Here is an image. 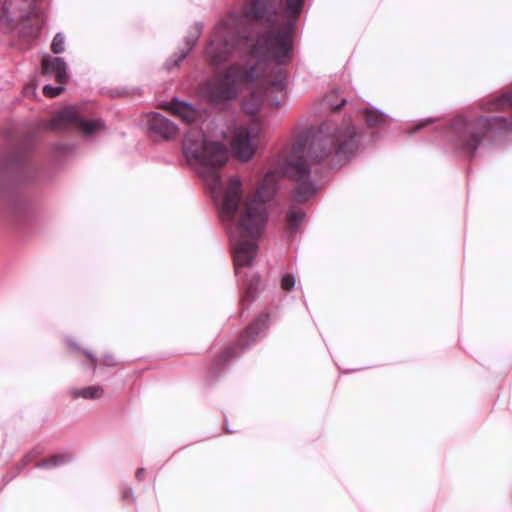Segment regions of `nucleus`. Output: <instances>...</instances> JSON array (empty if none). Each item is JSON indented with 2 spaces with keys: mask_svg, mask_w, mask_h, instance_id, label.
<instances>
[{
  "mask_svg": "<svg viewBox=\"0 0 512 512\" xmlns=\"http://www.w3.org/2000/svg\"><path fill=\"white\" fill-rule=\"evenodd\" d=\"M304 0H287L281 23L273 27L266 36L259 38L257 43L238 36V19L229 16L227 21L220 22L208 43L205 53L211 64L219 65L236 53L249 52V67L242 69L239 65L231 66L224 76H214L201 86V93L216 105H223L235 98L241 87L245 86L250 93L243 103L247 114H255L264 101L268 89L282 91L286 86V72L278 67L269 68V61L285 64L293 56V26L299 17Z\"/></svg>",
  "mask_w": 512,
  "mask_h": 512,
  "instance_id": "obj_1",
  "label": "nucleus"
},
{
  "mask_svg": "<svg viewBox=\"0 0 512 512\" xmlns=\"http://www.w3.org/2000/svg\"><path fill=\"white\" fill-rule=\"evenodd\" d=\"M183 152L191 164L198 166L199 174L219 207L233 246L235 271L240 276L242 269L250 266L256 256L258 247L255 239L262 234L268 218L265 202L275 194L279 174L267 172L256 194L249 193L244 197L238 176L229 177L225 186L221 181L219 169L228 160L225 144L193 127L184 136Z\"/></svg>",
  "mask_w": 512,
  "mask_h": 512,
  "instance_id": "obj_2",
  "label": "nucleus"
},
{
  "mask_svg": "<svg viewBox=\"0 0 512 512\" xmlns=\"http://www.w3.org/2000/svg\"><path fill=\"white\" fill-rule=\"evenodd\" d=\"M355 129L350 122L338 127L331 121L320 125L318 131L309 139L299 137L291 149L282 157L280 167L283 173L297 182L294 198L305 201L316 192V187L308 180V158L321 161L333 154L345 159L354 147Z\"/></svg>",
  "mask_w": 512,
  "mask_h": 512,
  "instance_id": "obj_3",
  "label": "nucleus"
},
{
  "mask_svg": "<svg viewBox=\"0 0 512 512\" xmlns=\"http://www.w3.org/2000/svg\"><path fill=\"white\" fill-rule=\"evenodd\" d=\"M491 105L495 106L497 109L509 106L512 107V92L498 98ZM502 130H512V119L509 120L505 117L498 116L491 119L484 117L480 118L474 127L469 126V135L467 136V139L465 140L466 143L464 145L465 151L467 153H472L482 139L484 132Z\"/></svg>",
  "mask_w": 512,
  "mask_h": 512,
  "instance_id": "obj_4",
  "label": "nucleus"
},
{
  "mask_svg": "<svg viewBox=\"0 0 512 512\" xmlns=\"http://www.w3.org/2000/svg\"><path fill=\"white\" fill-rule=\"evenodd\" d=\"M259 138L260 128L256 124L235 128L231 137L232 152L242 162L251 160L259 147Z\"/></svg>",
  "mask_w": 512,
  "mask_h": 512,
  "instance_id": "obj_5",
  "label": "nucleus"
},
{
  "mask_svg": "<svg viewBox=\"0 0 512 512\" xmlns=\"http://www.w3.org/2000/svg\"><path fill=\"white\" fill-rule=\"evenodd\" d=\"M52 125L54 127L74 126L85 135H93L105 128L103 121L100 119L84 120L79 111L73 106H67L58 111L52 118Z\"/></svg>",
  "mask_w": 512,
  "mask_h": 512,
  "instance_id": "obj_6",
  "label": "nucleus"
},
{
  "mask_svg": "<svg viewBox=\"0 0 512 512\" xmlns=\"http://www.w3.org/2000/svg\"><path fill=\"white\" fill-rule=\"evenodd\" d=\"M147 125L151 132L164 139H170L177 134L176 125L159 113L147 116Z\"/></svg>",
  "mask_w": 512,
  "mask_h": 512,
  "instance_id": "obj_7",
  "label": "nucleus"
},
{
  "mask_svg": "<svg viewBox=\"0 0 512 512\" xmlns=\"http://www.w3.org/2000/svg\"><path fill=\"white\" fill-rule=\"evenodd\" d=\"M275 0H251L244 9L245 17L249 20L270 21L272 2Z\"/></svg>",
  "mask_w": 512,
  "mask_h": 512,
  "instance_id": "obj_8",
  "label": "nucleus"
},
{
  "mask_svg": "<svg viewBox=\"0 0 512 512\" xmlns=\"http://www.w3.org/2000/svg\"><path fill=\"white\" fill-rule=\"evenodd\" d=\"M42 68L45 74L54 76L57 82L67 81L66 63L62 58L46 56L42 60Z\"/></svg>",
  "mask_w": 512,
  "mask_h": 512,
  "instance_id": "obj_9",
  "label": "nucleus"
},
{
  "mask_svg": "<svg viewBox=\"0 0 512 512\" xmlns=\"http://www.w3.org/2000/svg\"><path fill=\"white\" fill-rule=\"evenodd\" d=\"M167 109L187 124L194 123L200 118L199 111L186 102L173 101L167 105Z\"/></svg>",
  "mask_w": 512,
  "mask_h": 512,
  "instance_id": "obj_10",
  "label": "nucleus"
},
{
  "mask_svg": "<svg viewBox=\"0 0 512 512\" xmlns=\"http://www.w3.org/2000/svg\"><path fill=\"white\" fill-rule=\"evenodd\" d=\"M71 396L74 399L84 398V399H97L102 397L103 388L101 386H88L82 389H73L70 391Z\"/></svg>",
  "mask_w": 512,
  "mask_h": 512,
  "instance_id": "obj_11",
  "label": "nucleus"
},
{
  "mask_svg": "<svg viewBox=\"0 0 512 512\" xmlns=\"http://www.w3.org/2000/svg\"><path fill=\"white\" fill-rule=\"evenodd\" d=\"M364 117L369 127H377L386 122V116L373 108H365Z\"/></svg>",
  "mask_w": 512,
  "mask_h": 512,
  "instance_id": "obj_12",
  "label": "nucleus"
},
{
  "mask_svg": "<svg viewBox=\"0 0 512 512\" xmlns=\"http://www.w3.org/2000/svg\"><path fill=\"white\" fill-rule=\"evenodd\" d=\"M305 214L300 210H292L288 215V225L291 230L297 229L303 221Z\"/></svg>",
  "mask_w": 512,
  "mask_h": 512,
  "instance_id": "obj_13",
  "label": "nucleus"
},
{
  "mask_svg": "<svg viewBox=\"0 0 512 512\" xmlns=\"http://www.w3.org/2000/svg\"><path fill=\"white\" fill-rule=\"evenodd\" d=\"M65 38L62 34L58 33L54 37L51 49L55 54H60L64 51Z\"/></svg>",
  "mask_w": 512,
  "mask_h": 512,
  "instance_id": "obj_14",
  "label": "nucleus"
},
{
  "mask_svg": "<svg viewBox=\"0 0 512 512\" xmlns=\"http://www.w3.org/2000/svg\"><path fill=\"white\" fill-rule=\"evenodd\" d=\"M63 91V87H53L51 85H46L43 88V92L48 97H55L58 96Z\"/></svg>",
  "mask_w": 512,
  "mask_h": 512,
  "instance_id": "obj_15",
  "label": "nucleus"
},
{
  "mask_svg": "<svg viewBox=\"0 0 512 512\" xmlns=\"http://www.w3.org/2000/svg\"><path fill=\"white\" fill-rule=\"evenodd\" d=\"M295 285V280H294V277L287 274L285 276H283L282 280H281V287L283 290H286V291H289L291 290Z\"/></svg>",
  "mask_w": 512,
  "mask_h": 512,
  "instance_id": "obj_16",
  "label": "nucleus"
},
{
  "mask_svg": "<svg viewBox=\"0 0 512 512\" xmlns=\"http://www.w3.org/2000/svg\"><path fill=\"white\" fill-rule=\"evenodd\" d=\"M452 127L456 132H461L463 128H467V123L464 118L458 117L455 119Z\"/></svg>",
  "mask_w": 512,
  "mask_h": 512,
  "instance_id": "obj_17",
  "label": "nucleus"
},
{
  "mask_svg": "<svg viewBox=\"0 0 512 512\" xmlns=\"http://www.w3.org/2000/svg\"><path fill=\"white\" fill-rule=\"evenodd\" d=\"M199 34H200V27H198V26H197V27H196L195 34H194L193 38H191V39L188 41V43H187V44H188V46H189V47H188V50H190V49L193 47V45H194V43L196 42V40H197V38H198Z\"/></svg>",
  "mask_w": 512,
  "mask_h": 512,
  "instance_id": "obj_18",
  "label": "nucleus"
},
{
  "mask_svg": "<svg viewBox=\"0 0 512 512\" xmlns=\"http://www.w3.org/2000/svg\"><path fill=\"white\" fill-rule=\"evenodd\" d=\"M144 473H145V470L143 468H139L137 471H136V478L141 481L144 477Z\"/></svg>",
  "mask_w": 512,
  "mask_h": 512,
  "instance_id": "obj_19",
  "label": "nucleus"
},
{
  "mask_svg": "<svg viewBox=\"0 0 512 512\" xmlns=\"http://www.w3.org/2000/svg\"><path fill=\"white\" fill-rule=\"evenodd\" d=\"M247 289H248V293L251 294L253 289H254V283L253 281L247 283Z\"/></svg>",
  "mask_w": 512,
  "mask_h": 512,
  "instance_id": "obj_20",
  "label": "nucleus"
},
{
  "mask_svg": "<svg viewBox=\"0 0 512 512\" xmlns=\"http://www.w3.org/2000/svg\"><path fill=\"white\" fill-rule=\"evenodd\" d=\"M266 319H267V316H264L263 318H262V317H260V318H258V319L256 320V323H255V324H256V325H258V323H259V322H262V324H263V325H265V321H266Z\"/></svg>",
  "mask_w": 512,
  "mask_h": 512,
  "instance_id": "obj_21",
  "label": "nucleus"
},
{
  "mask_svg": "<svg viewBox=\"0 0 512 512\" xmlns=\"http://www.w3.org/2000/svg\"><path fill=\"white\" fill-rule=\"evenodd\" d=\"M85 355H86V356H87V358L91 361V363H94V361H95V360H94V357L92 356V354H91V353H89V352H85Z\"/></svg>",
  "mask_w": 512,
  "mask_h": 512,
  "instance_id": "obj_22",
  "label": "nucleus"
},
{
  "mask_svg": "<svg viewBox=\"0 0 512 512\" xmlns=\"http://www.w3.org/2000/svg\"><path fill=\"white\" fill-rule=\"evenodd\" d=\"M344 102H345V100H342L341 104L334 106V109L335 110L339 109L344 104Z\"/></svg>",
  "mask_w": 512,
  "mask_h": 512,
  "instance_id": "obj_23",
  "label": "nucleus"
},
{
  "mask_svg": "<svg viewBox=\"0 0 512 512\" xmlns=\"http://www.w3.org/2000/svg\"><path fill=\"white\" fill-rule=\"evenodd\" d=\"M186 54H187V52H186V53H182V54H181V56L179 57V61H181L182 59H184V58L186 57Z\"/></svg>",
  "mask_w": 512,
  "mask_h": 512,
  "instance_id": "obj_24",
  "label": "nucleus"
}]
</instances>
